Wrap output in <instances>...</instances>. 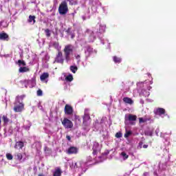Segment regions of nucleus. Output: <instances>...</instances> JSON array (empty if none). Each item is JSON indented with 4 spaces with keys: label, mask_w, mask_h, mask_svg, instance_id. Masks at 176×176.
Here are the masks:
<instances>
[{
    "label": "nucleus",
    "mask_w": 176,
    "mask_h": 176,
    "mask_svg": "<svg viewBox=\"0 0 176 176\" xmlns=\"http://www.w3.org/2000/svg\"><path fill=\"white\" fill-rule=\"evenodd\" d=\"M121 155L124 157V160H126V159H129V155H127V153L125 152H122Z\"/></svg>",
    "instance_id": "b1692460"
},
{
    "label": "nucleus",
    "mask_w": 176,
    "mask_h": 176,
    "mask_svg": "<svg viewBox=\"0 0 176 176\" xmlns=\"http://www.w3.org/2000/svg\"><path fill=\"white\" fill-rule=\"evenodd\" d=\"M66 138H67V140H68L69 141H71V136L67 135H66Z\"/></svg>",
    "instance_id": "c9c22d12"
},
{
    "label": "nucleus",
    "mask_w": 176,
    "mask_h": 176,
    "mask_svg": "<svg viewBox=\"0 0 176 176\" xmlns=\"http://www.w3.org/2000/svg\"><path fill=\"white\" fill-rule=\"evenodd\" d=\"M122 134L121 132H118L116 133L115 137H116V138H122Z\"/></svg>",
    "instance_id": "c85d7f7f"
},
{
    "label": "nucleus",
    "mask_w": 176,
    "mask_h": 176,
    "mask_svg": "<svg viewBox=\"0 0 176 176\" xmlns=\"http://www.w3.org/2000/svg\"><path fill=\"white\" fill-rule=\"evenodd\" d=\"M53 46L55 49H58V46H60V44H58V43L57 42H55L54 43Z\"/></svg>",
    "instance_id": "7c9ffc66"
},
{
    "label": "nucleus",
    "mask_w": 176,
    "mask_h": 176,
    "mask_svg": "<svg viewBox=\"0 0 176 176\" xmlns=\"http://www.w3.org/2000/svg\"><path fill=\"white\" fill-rule=\"evenodd\" d=\"M139 123H146V119L142 118H139Z\"/></svg>",
    "instance_id": "c756f323"
},
{
    "label": "nucleus",
    "mask_w": 176,
    "mask_h": 176,
    "mask_svg": "<svg viewBox=\"0 0 176 176\" xmlns=\"http://www.w3.org/2000/svg\"><path fill=\"white\" fill-rule=\"evenodd\" d=\"M78 152H79V148L75 146H70L67 150V155H76L78 154Z\"/></svg>",
    "instance_id": "423d86ee"
},
{
    "label": "nucleus",
    "mask_w": 176,
    "mask_h": 176,
    "mask_svg": "<svg viewBox=\"0 0 176 176\" xmlns=\"http://www.w3.org/2000/svg\"><path fill=\"white\" fill-rule=\"evenodd\" d=\"M76 59L78 60V61H80V55H75Z\"/></svg>",
    "instance_id": "72a5a7b5"
},
{
    "label": "nucleus",
    "mask_w": 176,
    "mask_h": 176,
    "mask_svg": "<svg viewBox=\"0 0 176 176\" xmlns=\"http://www.w3.org/2000/svg\"><path fill=\"white\" fill-rule=\"evenodd\" d=\"M143 148H144V149H146V148H148V144H144V145H143Z\"/></svg>",
    "instance_id": "e433bc0d"
},
{
    "label": "nucleus",
    "mask_w": 176,
    "mask_h": 176,
    "mask_svg": "<svg viewBox=\"0 0 176 176\" xmlns=\"http://www.w3.org/2000/svg\"><path fill=\"white\" fill-rule=\"evenodd\" d=\"M130 135H131V131H128L126 132V133L124 134V138H129V137H130Z\"/></svg>",
    "instance_id": "bb28decb"
},
{
    "label": "nucleus",
    "mask_w": 176,
    "mask_h": 176,
    "mask_svg": "<svg viewBox=\"0 0 176 176\" xmlns=\"http://www.w3.org/2000/svg\"><path fill=\"white\" fill-rule=\"evenodd\" d=\"M0 124H1V118H0Z\"/></svg>",
    "instance_id": "37998d69"
},
{
    "label": "nucleus",
    "mask_w": 176,
    "mask_h": 176,
    "mask_svg": "<svg viewBox=\"0 0 176 176\" xmlns=\"http://www.w3.org/2000/svg\"><path fill=\"white\" fill-rule=\"evenodd\" d=\"M19 72H20L21 74H24V72H30V68L27 67H21L19 69Z\"/></svg>",
    "instance_id": "ddd939ff"
},
{
    "label": "nucleus",
    "mask_w": 176,
    "mask_h": 176,
    "mask_svg": "<svg viewBox=\"0 0 176 176\" xmlns=\"http://www.w3.org/2000/svg\"><path fill=\"white\" fill-rule=\"evenodd\" d=\"M143 176H149V174H148V173H144Z\"/></svg>",
    "instance_id": "4c0bfd02"
},
{
    "label": "nucleus",
    "mask_w": 176,
    "mask_h": 176,
    "mask_svg": "<svg viewBox=\"0 0 176 176\" xmlns=\"http://www.w3.org/2000/svg\"><path fill=\"white\" fill-rule=\"evenodd\" d=\"M62 124L65 129H72L74 127V123L68 118H64L62 121Z\"/></svg>",
    "instance_id": "20e7f679"
},
{
    "label": "nucleus",
    "mask_w": 176,
    "mask_h": 176,
    "mask_svg": "<svg viewBox=\"0 0 176 176\" xmlns=\"http://www.w3.org/2000/svg\"><path fill=\"white\" fill-rule=\"evenodd\" d=\"M0 41H4L8 42L9 41V34L6 32H1L0 33Z\"/></svg>",
    "instance_id": "6e6552de"
},
{
    "label": "nucleus",
    "mask_w": 176,
    "mask_h": 176,
    "mask_svg": "<svg viewBox=\"0 0 176 176\" xmlns=\"http://www.w3.org/2000/svg\"><path fill=\"white\" fill-rule=\"evenodd\" d=\"M17 64L19 67H21V65H23V67H25V65H27V63H25V61L21 60H19L17 62Z\"/></svg>",
    "instance_id": "412c9836"
},
{
    "label": "nucleus",
    "mask_w": 176,
    "mask_h": 176,
    "mask_svg": "<svg viewBox=\"0 0 176 176\" xmlns=\"http://www.w3.org/2000/svg\"><path fill=\"white\" fill-rule=\"evenodd\" d=\"M65 115H69V116H70L74 113V108L69 104H66L65 106Z\"/></svg>",
    "instance_id": "0eeeda50"
},
{
    "label": "nucleus",
    "mask_w": 176,
    "mask_h": 176,
    "mask_svg": "<svg viewBox=\"0 0 176 176\" xmlns=\"http://www.w3.org/2000/svg\"><path fill=\"white\" fill-rule=\"evenodd\" d=\"M65 80L67 82H72L74 80V76H72V74L66 76Z\"/></svg>",
    "instance_id": "4be33fe9"
},
{
    "label": "nucleus",
    "mask_w": 176,
    "mask_h": 176,
    "mask_svg": "<svg viewBox=\"0 0 176 176\" xmlns=\"http://www.w3.org/2000/svg\"><path fill=\"white\" fill-rule=\"evenodd\" d=\"M89 120H90V115L85 113L83 116L82 124H84V126H89V124H87V121Z\"/></svg>",
    "instance_id": "1a4fd4ad"
},
{
    "label": "nucleus",
    "mask_w": 176,
    "mask_h": 176,
    "mask_svg": "<svg viewBox=\"0 0 176 176\" xmlns=\"http://www.w3.org/2000/svg\"><path fill=\"white\" fill-rule=\"evenodd\" d=\"M67 1L69 2V5L71 6L78 5V0H67Z\"/></svg>",
    "instance_id": "dca6fc26"
},
{
    "label": "nucleus",
    "mask_w": 176,
    "mask_h": 176,
    "mask_svg": "<svg viewBox=\"0 0 176 176\" xmlns=\"http://www.w3.org/2000/svg\"><path fill=\"white\" fill-rule=\"evenodd\" d=\"M87 52L91 53L93 52V48H91L90 46H88L87 48Z\"/></svg>",
    "instance_id": "2f4dec72"
},
{
    "label": "nucleus",
    "mask_w": 176,
    "mask_h": 176,
    "mask_svg": "<svg viewBox=\"0 0 176 176\" xmlns=\"http://www.w3.org/2000/svg\"><path fill=\"white\" fill-rule=\"evenodd\" d=\"M93 153V155H97V153H98V151H97V150H96V149H94V150H93V153Z\"/></svg>",
    "instance_id": "f704fd0d"
},
{
    "label": "nucleus",
    "mask_w": 176,
    "mask_h": 176,
    "mask_svg": "<svg viewBox=\"0 0 176 176\" xmlns=\"http://www.w3.org/2000/svg\"><path fill=\"white\" fill-rule=\"evenodd\" d=\"M54 176H61V169L58 168L54 173Z\"/></svg>",
    "instance_id": "a211bd4d"
},
{
    "label": "nucleus",
    "mask_w": 176,
    "mask_h": 176,
    "mask_svg": "<svg viewBox=\"0 0 176 176\" xmlns=\"http://www.w3.org/2000/svg\"><path fill=\"white\" fill-rule=\"evenodd\" d=\"M149 135H152V133H151L149 134Z\"/></svg>",
    "instance_id": "ea45409f"
},
{
    "label": "nucleus",
    "mask_w": 176,
    "mask_h": 176,
    "mask_svg": "<svg viewBox=\"0 0 176 176\" xmlns=\"http://www.w3.org/2000/svg\"><path fill=\"white\" fill-rule=\"evenodd\" d=\"M122 100L125 104H129L130 105H132V104H134V101L131 100V98L129 97L123 98Z\"/></svg>",
    "instance_id": "f8f14e48"
},
{
    "label": "nucleus",
    "mask_w": 176,
    "mask_h": 176,
    "mask_svg": "<svg viewBox=\"0 0 176 176\" xmlns=\"http://www.w3.org/2000/svg\"><path fill=\"white\" fill-rule=\"evenodd\" d=\"M68 3H67V1H63L60 3L58 7V13L59 14H67L68 13Z\"/></svg>",
    "instance_id": "f03ea898"
},
{
    "label": "nucleus",
    "mask_w": 176,
    "mask_h": 176,
    "mask_svg": "<svg viewBox=\"0 0 176 176\" xmlns=\"http://www.w3.org/2000/svg\"><path fill=\"white\" fill-rule=\"evenodd\" d=\"M45 35L46 36H47L48 38L50 36L51 34H50V30L49 29H45Z\"/></svg>",
    "instance_id": "a878e982"
},
{
    "label": "nucleus",
    "mask_w": 176,
    "mask_h": 176,
    "mask_svg": "<svg viewBox=\"0 0 176 176\" xmlns=\"http://www.w3.org/2000/svg\"><path fill=\"white\" fill-rule=\"evenodd\" d=\"M14 148L15 149H23L24 148V142L21 141L16 142Z\"/></svg>",
    "instance_id": "9b49d317"
},
{
    "label": "nucleus",
    "mask_w": 176,
    "mask_h": 176,
    "mask_svg": "<svg viewBox=\"0 0 176 176\" xmlns=\"http://www.w3.org/2000/svg\"><path fill=\"white\" fill-rule=\"evenodd\" d=\"M154 113H155V115H164V113H166V109H163V108H157L155 111Z\"/></svg>",
    "instance_id": "9d476101"
},
{
    "label": "nucleus",
    "mask_w": 176,
    "mask_h": 176,
    "mask_svg": "<svg viewBox=\"0 0 176 176\" xmlns=\"http://www.w3.org/2000/svg\"><path fill=\"white\" fill-rule=\"evenodd\" d=\"M35 19H36V17L35 16L30 15L29 19H28V23H32V21H33V24H35V23H36Z\"/></svg>",
    "instance_id": "f3484780"
},
{
    "label": "nucleus",
    "mask_w": 176,
    "mask_h": 176,
    "mask_svg": "<svg viewBox=\"0 0 176 176\" xmlns=\"http://www.w3.org/2000/svg\"><path fill=\"white\" fill-rule=\"evenodd\" d=\"M55 63L58 64H64V57L63 56V52L58 50V54L55 58Z\"/></svg>",
    "instance_id": "39448f33"
},
{
    "label": "nucleus",
    "mask_w": 176,
    "mask_h": 176,
    "mask_svg": "<svg viewBox=\"0 0 176 176\" xmlns=\"http://www.w3.org/2000/svg\"><path fill=\"white\" fill-rule=\"evenodd\" d=\"M76 118H78V116H76Z\"/></svg>",
    "instance_id": "79ce46f5"
},
{
    "label": "nucleus",
    "mask_w": 176,
    "mask_h": 176,
    "mask_svg": "<svg viewBox=\"0 0 176 176\" xmlns=\"http://www.w3.org/2000/svg\"><path fill=\"white\" fill-rule=\"evenodd\" d=\"M128 120L129 122H135V120H137V116L133 115V114H129L128 116Z\"/></svg>",
    "instance_id": "4468645a"
},
{
    "label": "nucleus",
    "mask_w": 176,
    "mask_h": 176,
    "mask_svg": "<svg viewBox=\"0 0 176 176\" xmlns=\"http://www.w3.org/2000/svg\"><path fill=\"white\" fill-rule=\"evenodd\" d=\"M113 60L114 63H116L119 64V63H122V58H120L118 56H113Z\"/></svg>",
    "instance_id": "aec40b11"
},
{
    "label": "nucleus",
    "mask_w": 176,
    "mask_h": 176,
    "mask_svg": "<svg viewBox=\"0 0 176 176\" xmlns=\"http://www.w3.org/2000/svg\"><path fill=\"white\" fill-rule=\"evenodd\" d=\"M38 176H45V175H43V173H40Z\"/></svg>",
    "instance_id": "58836bf2"
},
{
    "label": "nucleus",
    "mask_w": 176,
    "mask_h": 176,
    "mask_svg": "<svg viewBox=\"0 0 176 176\" xmlns=\"http://www.w3.org/2000/svg\"><path fill=\"white\" fill-rule=\"evenodd\" d=\"M89 111V110H88L87 109H85V111Z\"/></svg>",
    "instance_id": "a19ab883"
},
{
    "label": "nucleus",
    "mask_w": 176,
    "mask_h": 176,
    "mask_svg": "<svg viewBox=\"0 0 176 176\" xmlns=\"http://www.w3.org/2000/svg\"><path fill=\"white\" fill-rule=\"evenodd\" d=\"M70 71H72L73 74H76V71H78V67L75 65L70 66Z\"/></svg>",
    "instance_id": "6ab92c4d"
},
{
    "label": "nucleus",
    "mask_w": 176,
    "mask_h": 176,
    "mask_svg": "<svg viewBox=\"0 0 176 176\" xmlns=\"http://www.w3.org/2000/svg\"><path fill=\"white\" fill-rule=\"evenodd\" d=\"M63 52L65 53V58L66 61H69L71 60V53L74 52V49L72 48V45H67L65 47Z\"/></svg>",
    "instance_id": "7ed1b4c3"
},
{
    "label": "nucleus",
    "mask_w": 176,
    "mask_h": 176,
    "mask_svg": "<svg viewBox=\"0 0 176 176\" xmlns=\"http://www.w3.org/2000/svg\"><path fill=\"white\" fill-rule=\"evenodd\" d=\"M47 78H49V73L46 72L43 73L40 76V79L42 82H43V80H45V79H47Z\"/></svg>",
    "instance_id": "2eb2a0df"
},
{
    "label": "nucleus",
    "mask_w": 176,
    "mask_h": 176,
    "mask_svg": "<svg viewBox=\"0 0 176 176\" xmlns=\"http://www.w3.org/2000/svg\"><path fill=\"white\" fill-rule=\"evenodd\" d=\"M16 157L18 159V160H23V154L19 153L16 155Z\"/></svg>",
    "instance_id": "cd10ccee"
},
{
    "label": "nucleus",
    "mask_w": 176,
    "mask_h": 176,
    "mask_svg": "<svg viewBox=\"0 0 176 176\" xmlns=\"http://www.w3.org/2000/svg\"><path fill=\"white\" fill-rule=\"evenodd\" d=\"M25 98V95L17 96L15 98L14 103V112H22L24 111V104L23 100Z\"/></svg>",
    "instance_id": "f257e3e1"
},
{
    "label": "nucleus",
    "mask_w": 176,
    "mask_h": 176,
    "mask_svg": "<svg viewBox=\"0 0 176 176\" xmlns=\"http://www.w3.org/2000/svg\"><path fill=\"white\" fill-rule=\"evenodd\" d=\"M2 119L4 123H9V118H8V116H3Z\"/></svg>",
    "instance_id": "5701e85b"
},
{
    "label": "nucleus",
    "mask_w": 176,
    "mask_h": 176,
    "mask_svg": "<svg viewBox=\"0 0 176 176\" xmlns=\"http://www.w3.org/2000/svg\"><path fill=\"white\" fill-rule=\"evenodd\" d=\"M6 157H7L8 160H13V155H12V154H10V153H7Z\"/></svg>",
    "instance_id": "393cba45"
},
{
    "label": "nucleus",
    "mask_w": 176,
    "mask_h": 176,
    "mask_svg": "<svg viewBox=\"0 0 176 176\" xmlns=\"http://www.w3.org/2000/svg\"><path fill=\"white\" fill-rule=\"evenodd\" d=\"M43 95V91H41V89H38L37 91V96H38L39 97H41Z\"/></svg>",
    "instance_id": "473e14b6"
}]
</instances>
